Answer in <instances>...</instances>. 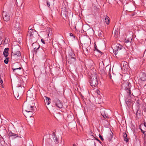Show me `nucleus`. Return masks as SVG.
<instances>
[{
  "mask_svg": "<svg viewBox=\"0 0 146 146\" xmlns=\"http://www.w3.org/2000/svg\"><path fill=\"white\" fill-rule=\"evenodd\" d=\"M123 81V82L122 83L121 86L122 88L124 89L126 92L128 96H129V98L126 99L125 103L127 106L129 108H130L131 106V100L130 97L131 96H133V93H131V86L129 80H126L125 81Z\"/></svg>",
  "mask_w": 146,
  "mask_h": 146,
  "instance_id": "1",
  "label": "nucleus"
},
{
  "mask_svg": "<svg viewBox=\"0 0 146 146\" xmlns=\"http://www.w3.org/2000/svg\"><path fill=\"white\" fill-rule=\"evenodd\" d=\"M94 70V71L93 72L91 70L90 72L91 75L89 80L90 85L93 87L96 86L98 84V80L97 78V75L96 74V70Z\"/></svg>",
  "mask_w": 146,
  "mask_h": 146,
  "instance_id": "2",
  "label": "nucleus"
},
{
  "mask_svg": "<svg viewBox=\"0 0 146 146\" xmlns=\"http://www.w3.org/2000/svg\"><path fill=\"white\" fill-rule=\"evenodd\" d=\"M53 102L54 105L59 108H63V103L58 98L56 97L54 98Z\"/></svg>",
  "mask_w": 146,
  "mask_h": 146,
  "instance_id": "3",
  "label": "nucleus"
},
{
  "mask_svg": "<svg viewBox=\"0 0 146 146\" xmlns=\"http://www.w3.org/2000/svg\"><path fill=\"white\" fill-rule=\"evenodd\" d=\"M35 103L33 102H30L27 104L25 106V109L26 111L31 112L30 111H33L35 110L34 108Z\"/></svg>",
  "mask_w": 146,
  "mask_h": 146,
  "instance_id": "4",
  "label": "nucleus"
},
{
  "mask_svg": "<svg viewBox=\"0 0 146 146\" xmlns=\"http://www.w3.org/2000/svg\"><path fill=\"white\" fill-rule=\"evenodd\" d=\"M71 55L70 54L68 55V57H66V60L68 61V63L70 64L73 63L76 61V58L74 57L75 54L74 53H71Z\"/></svg>",
  "mask_w": 146,
  "mask_h": 146,
  "instance_id": "5",
  "label": "nucleus"
},
{
  "mask_svg": "<svg viewBox=\"0 0 146 146\" xmlns=\"http://www.w3.org/2000/svg\"><path fill=\"white\" fill-rule=\"evenodd\" d=\"M9 137H13L14 138H15L17 137H20L22 138L23 137V136L21 134V132L19 133L15 134L13 133L11 131H9Z\"/></svg>",
  "mask_w": 146,
  "mask_h": 146,
  "instance_id": "6",
  "label": "nucleus"
},
{
  "mask_svg": "<svg viewBox=\"0 0 146 146\" xmlns=\"http://www.w3.org/2000/svg\"><path fill=\"white\" fill-rule=\"evenodd\" d=\"M139 78L142 81H146V74L144 72H140L139 75Z\"/></svg>",
  "mask_w": 146,
  "mask_h": 146,
  "instance_id": "7",
  "label": "nucleus"
},
{
  "mask_svg": "<svg viewBox=\"0 0 146 146\" xmlns=\"http://www.w3.org/2000/svg\"><path fill=\"white\" fill-rule=\"evenodd\" d=\"M101 113L102 116L103 117L104 119H105V120L107 121L109 118V115L108 114L106 113L105 110V109H101Z\"/></svg>",
  "mask_w": 146,
  "mask_h": 146,
  "instance_id": "8",
  "label": "nucleus"
},
{
  "mask_svg": "<svg viewBox=\"0 0 146 146\" xmlns=\"http://www.w3.org/2000/svg\"><path fill=\"white\" fill-rule=\"evenodd\" d=\"M19 65V64L18 62H16L15 63L13 64L12 66V68L13 70V72H15L16 70H21V67H19L17 66Z\"/></svg>",
  "mask_w": 146,
  "mask_h": 146,
  "instance_id": "9",
  "label": "nucleus"
},
{
  "mask_svg": "<svg viewBox=\"0 0 146 146\" xmlns=\"http://www.w3.org/2000/svg\"><path fill=\"white\" fill-rule=\"evenodd\" d=\"M3 17L5 21H9L10 17L9 14L6 13L5 12H3Z\"/></svg>",
  "mask_w": 146,
  "mask_h": 146,
  "instance_id": "10",
  "label": "nucleus"
},
{
  "mask_svg": "<svg viewBox=\"0 0 146 146\" xmlns=\"http://www.w3.org/2000/svg\"><path fill=\"white\" fill-rule=\"evenodd\" d=\"M113 52H115V55L116 53L117 54V52L118 51L122 48V47H119V46H114L113 48L112 47Z\"/></svg>",
  "mask_w": 146,
  "mask_h": 146,
  "instance_id": "11",
  "label": "nucleus"
},
{
  "mask_svg": "<svg viewBox=\"0 0 146 146\" xmlns=\"http://www.w3.org/2000/svg\"><path fill=\"white\" fill-rule=\"evenodd\" d=\"M13 25L16 30H19L20 28L19 23L17 21H15L13 24Z\"/></svg>",
  "mask_w": 146,
  "mask_h": 146,
  "instance_id": "12",
  "label": "nucleus"
},
{
  "mask_svg": "<svg viewBox=\"0 0 146 146\" xmlns=\"http://www.w3.org/2000/svg\"><path fill=\"white\" fill-rule=\"evenodd\" d=\"M30 111L31 112L26 111V112L25 113V116L26 117H31L32 116L33 111Z\"/></svg>",
  "mask_w": 146,
  "mask_h": 146,
  "instance_id": "13",
  "label": "nucleus"
},
{
  "mask_svg": "<svg viewBox=\"0 0 146 146\" xmlns=\"http://www.w3.org/2000/svg\"><path fill=\"white\" fill-rule=\"evenodd\" d=\"M9 48H5L3 51V54L4 56L5 57H7L8 56Z\"/></svg>",
  "mask_w": 146,
  "mask_h": 146,
  "instance_id": "14",
  "label": "nucleus"
},
{
  "mask_svg": "<svg viewBox=\"0 0 146 146\" xmlns=\"http://www.w3.org/2000/svg\"><path fill=\"white\" fill-rule=\"evenodd\" d=\"M48 67L46 66L45 67V71L51 72H52L51 69L52 68V66H50L49 64H48Z\"/></svg>",
  "mask_w": 146,
  "mask_h": 146,
  "instance_id": "15",
  "label": "nucleus"
},
{
  "mask_svg": "<svg viewBox=\"0 0 146 146\" xmlns=\"http://www.w3.org/2000/svg\"><path fill=\"white\" fill-rule=\"evenodd\" d=\"M123 136L124 140L126 143L129 142V139L128 138L127 135L126 133H123Z\"/></svg>",
  "mask_w": 146,
  "mask_h": 146,
  "instance_id": "16",
  "label": "nucleus"
},
{
  "mask_svg": "<svg viewBox=\"0 0 146 146\" xmlns=\"http://www.w3.org/2000/svg\"><path fill=\"white\" fill-rule=\"evenodd\" d=\"M132 36H131L130 37H129L128 36H127L125 39V42L126 43L131 42V41H132Z\"/></svg>",
  "mask_w": 146,
  "mask_h": 146,
  "instance_id": "17",
  "label": "nucleus"
},
{
  "mask_svg": "<svg viewBox=\"0 0 146 146\" xmlns=\"http://www.w3.org/2000/svg\"><path fill=\"white\" fill-rule=\"evenodd\" d=\"M19 57L16 54H14L13 55H11V59L15 61L19 59Z\"/></svg>",
  "mask_w": 146,
  "mask_h": 146,
  "instance_id": "18",
  "label": "nucleus"
},
{
  "mask_svg": "<svg viewBox=\"0 0 146 146\" xmlns=\"http://www.w3.org/2000/svg\"><path fill=\"white\" fill-rule=\"evenodd\" d=\"M115 27L113 28V30H114V36L115 38H117L118 37V29L117 28H115Z\"/></svg>",
  "mask_w": 146,
  "mask_h": 146,
  "instance_id": "19",
  "label": "nucleus"
},
{
  "mask_svg": "<svg viewBox=\"0 0 146 146\" xmlns=\"http://www.w3.org/2000/svg\"><path fill=\"white\" fill-rule=\"evenodd\" d=\"M104 20L105 21L106 23L108 25L110 23V19L109 17L107 15L105 16L104 17Z\"/></svg>",
  "mask_w": 146,
  "mask_h": 146,
  "instance_id": "20",
  "label": "nucleus"
},
{
  "mask_svg": "<svg viewBox=\"0 0 146 146\" xmlns=\"http://www.w3.org/2000/svg\"><path fill=\"white\" fill-rule=\"evenodd\" d=\"M21 41L20 40L18 42L15 41L14 42L13 44L14 45V46H19V45H22V43H21Z\"/></svg>",
  "mask_w": 146,
  "mask_h": 146,
  "instance_id": "21",
  "label": "nucleus"
},
{
  "mask_svg": "<svg viewBox=\"0 0 146 146\" xmlns=\"http://www.w3.org/2000/svg\"><path fill=\"white\" fill-rule=\"evenodd\" d=\"M45 98L46 103L48 105L50 103V101L51 100V99L48 97L45 96Z\"/></svg>",
  "mask_w": 146,
  "mask_h": 146,
  "instance_id": "22",
  "label": "nucleus"
},
{
  "mask_svg": "<svg viewBox=\"0 0 146 146\" xmlns=\"http://www.w3.org/2000/svg\"><path fill=\"white\" fill-rule=\"evenodd\" d=\"M3 45H8V38H6L4 40L3 42Z\"/></svg>",
  "mask_w": 146,
  "mask_h": 146,
  "instance_id": "23",
  "label": "nucleus"
},
{
  "mask_svg": "<svg viewBox=\"0 0 146 146\" xmlns=\"http://www.w3.org/2000/svg\"><path fill=\"white\" fill-rule=\"evenodd\" d=\"M46 5L48 7H49L50 8V2L52 1V0H46Z\"/></svg>",
  "mask_w": 146,
  "mask_h": 146,
  "instance_id": "24",
  "label": "nucleus"
},
{
  "mask_svg": "<svg viewBox=\"0 0 146 146\" xmlns=\"http://www.w3.org/2000/svg\"><path fill=\"white\" fill-rule=\"evenodd\" d=\"M89 44H90V40L88 39L85 41V43H84V45H88Z\"/></svg>",
  "mask_w": 146,
  "mask_h": 146,
  "instance_id": "25",
  "label": "nucleus"
},
{
  "mask_svg": "<svg viewBox=\"0 0 146 146\" xmlns=\"http://www.w3.org/2000/svg\"><path fill=\"white\" fill-rule=\"evenodd\" d=\"M33 29L31 28L29 29V31L28 32V34L30 36H32L33 35Z\"/></svg>",
  "mask_w": 146,
  "mask_h": 146,
  "instance_id": "26",
  "label": "nucleus"
},
{
  "mask_svg": "<svg viewBox=\"0 0 146 146\" xmlns=\"http://www.w3.org/2000/svg\"><path fill=\"white\" fill-rule=\"evenodd\" d=\"M53 139L55 142H56L57 143H58V139L57 137L56 136H54L53 137Z\"/></svg>",
  "mask_w": 146,
  "mask_h": 146,
  "instance_id": "27",
  "label": "nucleus"
},
{
  "mask_svg": "<svg viewBox=\"0 0 146 146\" xmlns=\"http://www.w3.org/2000/svg\"><path fill=\"white\" fill-rule=\"evenodd\" d=\"M9 58L6 57V59L4 60V62L6 64H7L9 62Z\"/></svg>",
  "mask_w": 146,
  "mask_h": 146,
  "instance_id": "28",
  "label": "nucleus"
},
{
  "mask_svg": "<svg viewBox=\"0 0 146 146\" xmlns=\"http://www.w3.org/2000/svg\"><path fill=\"white\" fill-rule=\"evenodd\" d=\"M14 54H16L17 55V56H19V57H20L21 56V52L20 51H17L16 53H14Z\"/></svg>",
  "mask_w": 146,
  "mask_h": 146,
  "instance_id": "29",
  "label": "nucleus"
},
{
  "mask_svg": "<svg viewBox=\"0 0 146 146\" xmlns=\"http://www.w3.org/2000/svg\"><path fill=\"white\" fill-rule=\"evenodd\" d=\"M135 104H136L137 106V107L138 108V109H139V106L140 104L139 100H137V101H136L135 102Z\"/></svg>",
  "mask_w": 146,
  "mask_h": 146,
  "instance_id": "30",
  "label": "nucleus"
},
{
  "mask_svg": "<svg viewBox=\"0 0 146 146\" xmlns=\"http://www.w3.org/2000/svg\"><path fill=\"white\" fill-rule=\"evenodd\" d=\"M100 43H101V44L103 46L105 45H106L105 42L103 40H102L101 41Z\"/></svg>",
  "mask_w": 146,
  "mask_h": 146,
  "instance_id": "31",
  "label": "nucleus"
},
{
  "mask_svg": "<svg viewBox=\"0 0 146 146\" xmlns=\"http://www.w3.org/2000/svg\"><path fill=\"white\" fill-rule=\"evenodd\" d=\"M103 32L101 31L99 33L98 35L99 36L102 37L103 36Z\"/></svg>",
  "mask_w": 146,
  "mask_h": 146,
  "instance_id": "32",
  "label": "nucleus"
},
{
  "mask_svg": "<svg viewBox=\"0 0 146 146\" xmlns=\"http://www.w3.org/2000/svg\"><path fill=\"white\" fill-rule=\"evenodd\" d=\"M99 136L100 138V139L102 141H103L104 140V139L103 137H102V136H101V135L100 134H99Z\"/></svg>",
  "mask_w": 146,
  "mask_h": 146,
  "instance_id": "33",
  "label": "nucleus"
},
{
  "mask_svg": "<svg viewBox=\"0 0 146 146\" xmlns=\"http://www.w3.org/2000/svg\"><path fill=\"white\" fill-rule=\"evenodd\" d=\"M113 137V135H112L111 134H110L109 135V137H108L109 139V140L110 141L111 139H112V138Z\"/></svg>",
  "mask_w": 146,
  "mask_h": 146,
  "instance_id": "34",
  "label": "nucleus"
},
{
  "mask_svg": "<svg viewBox=\"0 0 146 146\" xmlns=\"http://www.w3.org/2000/svg\"><path fill=\"white\" fill-rule=\"evenodd\" d=\"M40 46H38V48H34V51L35 52V54H36L37 52V50L39 48Z\"/></svg>",
  "mask_w": 146,
  "mask_h": 146,
  "instance_id": "35",
  "label": "nucleus"
},
{
  "mask_svg": "<svg viewBox=\"0 0 146 146\" xmlns=\"http://www.w3.org/2000/svg\"><path fill=\"white\" fill-rule=\"evenodd\" d=\"M90 46H88L87 48H85V50L88 51L89 50H90Z\"/></svg>",
  "mask_w": 146,
  "mask_h": 146,
  "instance_id": "36",
  "label": "nucleus"
},
{
  "mask_svg": "<svg viewBox=\"0 0 146 146\" xmlns=\"http://www.w3.org/2000/svg\"><path fill=\"white\" fill-rule=\"evenodd\" d=\"M30 92V91H28L27 92V97L28 96H29V97H30V95H29V94Z\"/></svg>",
  "mask_w": 146,
  "mask_h": 146,
  "instance_id": "37",
  "label": "nucleus"
},
{
  "mask_svg": "<svg viewBox=\"0 0 146 146\" xmlns=\"http://www.w3.org/2000/svg\"><path fill=\"white\" fill-rule=\"evenodd\" d=\"M3 35V34L2 32L0 31V38H1Z\"/></svg>",
  "mask_w": 146,
  "mask_h": 146,
  "instance_id": "38",
  "label": "nucleus"
},
{
  "mask_svg": "<svg viewBox=\"0 0 146 146\" xmlns=\"http://www.w3.org/2000/svg\"><path fill=\"white\" fill-rule=\"evenodd\" d=\"M110 70H111V68H110L109 71V74L110 76V78L111 79V74H110Z\"/></svg>",
  "mask_w": 146,
  "mask_h": 146,
  "instance_id": "39",
  "label": "nucleus"
},
{
  "mask_svg": "<svg viewBox=\"0 0 146 146\" xmlns=\"http://www.w3.org/2000/svg\"><path fill=\"white\" fill-rule=\"evenodd\" d=\"M95 138V139L97 141H98V142L100 144H101L102 143V142L99 139H98L97 138Z\"/></svg>",
  "mask_w": 146,
  "mask_h": 146,
  "instance_id": "40",
  "label": "nucleus"
},
{
  "mask_svg": "<svg viewBox=\"0 0 146 146\" xmlns=\"http://www.w3.org/2000/svg\"><path fill=\"white\" fill-rule=\"evenodd\" d=\"M127 62H124L123 64V66H125V68H126V67H127L126 65V64L127 63Z\"/></svg>",
  "mask_w": 146,
  "mask_h": 146,
  "instance_id": "41",
  "label": "nucleus"
},
{
  "mask_svg": "<svg viewBox=\"0 0 146 146\" xmlns=\"http://www.w3.org/2000/svg\"><path fill=\"white\" fill-rule=\"evenodd\" d=\"M3 40H2V39L0 38V45H1L2 44H3Z\"/></svg>",
  "mask_w": 146,
  "mask_h": 146,
  "instance_id": "42",
  "label": "nucleus"
},
{
  "mask_svg": "<svg viewBox=\"0 0 146 146\" xmlns=\"http://www.w3.org/2000/svg\"><path fill=\"white\" fill-rule=\"evenodd\" d=\"M41 41L42 42V43L43 44H45V41H44V40L43 39H41Z\"/></svg>",
  "mask_w": 146,
  "mask_h": 146,
  "instance_id": "43",
  "label": "nucleus"
},
{
  "mask_svg": "<svg viewBox=\"0 0 146 146\" xmlns=\"http://www.w3.org/2000/svg\"><path fill=\"white\" fill-rule=\"evenodd\" d=\"M146 132V131H143V132H142V133L145 135H146V134H145V133Z\"/></svg>",
  "mask_w": 146,
  "mask_h": 146,
  "instance_id": "44",
  "label": "nucleus"
},
{
  "mask_svg": "<svg viewBox=\"0 0 146 146\" xmlns=\"http://www.w3.org/2000/svg\"><path fill=\"white\" fill-rule=\"evenodd\" d=\"M52 136L54 137L56 136V135L55 134V132H53L52 133Z\"/></svg>",
  "mask_w": 146,
  "mask_h": 146,
  "instance_id": "45",
  "label": "nucleus"
},
{
  "mask_svg": "<svg viewBox=\"0 0 146 146\" xmlns=\"http://www.w3.org/2000/svg\"><path fill=\"white\" fill-rule=\"evenodd\" d=\"M48 60H46L44 63L45 65H47V64L48 63Z\"/></svg>",
  "mask_w": 146,
  "mask_h": 146,
  "instance_id": "46",
  "label": "nucleus"
},
{
  "mask_svg": "<svg viewBox=\"0 0 146 146\" xmlns=\"http://www.w3.org/2000/svg\"><path fill=\"white\" fill-rule=\"evenodd\" d=\"M96 51H97L99 53H102V52L101 51H100V50H98V49H97Z\"/></svg>",
  "mask_w": 146,
  "mask_h": 146,
  "instance_id": "47",
  "label": "nucleus"
},
{
  "mask_svg": "<svg viewBox=\"0 0 146 146\" xmlns=\"http://www.w3.org/2000/svg\"><path fill=\"white\" fill-rule=\"evenodd\" d=\"M145 127H146V123L145 122H144L143 123Z\"/></svg>",
  "mask_w": 146,
  "mask_h": 146,
  "instance_id": "48",
  "label": "nucleus"
},
{
  "mask_svg": "<svg viewBox=\"0 0 146 146\" xmlns=\"http://www.w3.org/2000/svg\"><path fill=\"white\" fill-rule=\"evenodd\" d=\"M97 46H94V48H95V50H96L97 49H98L97 48Z\"/></svg>",
  "mask_w": 146,
  "mask_h": 146,
  "instance_id": "49",
  "label": "nucleus"
},
{
  "mask_svg": "<svg viewBox=\"0 0 146 146\" xmlns=\"http://www.w3.org/2000/svg\"><path fill=\"white\" fill-rule=\"evenodd\" d=\"M70 36H73V34H72V33H70Z\"/></svg>",
  "mask_w": 146,
  "mask_h": 146,
  "instance_id": "50",
  "label": "nucleus"
},
{
  "mask_svg": "<svg viewBox=\"0 0 146 146\" xmlns=\"http://www.w3.org/2000/svg\"><path fill=\"white\" fill-rule=\"evenodd\" d=\"M34 44H35V45H36V44H37V42H35V43H33L32 44V46H33V45Z\"/></svg>",
  "mask_w": 146,
  "mask_h": 146,
  "instance_id": "51",
  "label": "nucleus"
},
{
  "mask_svg": "<svg viewBox=\"0 0 146 146\" xmlns=\"http://www.w3.org/2000/svg\"><path fill=\"white\" fill-rule=\"evenodd\" d=\"M138 110H137V111L136 112V115L137 116V113H138Z\"/></svg>",
  "mask_w": 146,
  "mask_h": 146,
  "instance_id": "52",
  "label": "nucleus"
},
{
  "mask_svg": "<svg viewBox=\"0 0 146 146\" xmlns=\"http://www.w3.org/2000/svg\"><path fill=\"white\" fill-rule=\"evenodd\" d=\"M139 129H141V131L142 132L143 131V130L141 128L139 127Z\"/></svg>",
  "mask_w": 146,
  "mask_h": 146,
  "instance_id": "53",
  "label": "nucleus"
},
{
  "mask_svg": "<svg viewBox=\"0 0 146 146\" xmlns=\"http://www.w3.org/2000/svg\"><path fill=\"white\" fill-rule=\"evenodd\" d=\"M94 46H96V42H94Z\"/></svg>",
  "mask_w": 146,
  "mask_h": 146,
  "instance_id": "54",
  "label": "nucleus"
},
{
  "mask_svg": "<svg viewBox=\"0 0 146 146\" xmlns=\"http://www.w3.org/2000/svg\"><path fill=\"white\" fill-rule=\"evenodd\" d=\"M73 146H77L75 144H73Z\"/></svg>",
  "mask_w": 146,
  "mask_h": 146,
  "instance_id": "55",
  "label": "nucleus"
},
{
  "mask_svg": "<svg viewBox=\"0 0 146 146\" xmlns=\"http://www.w3.org/2000/svg\"><path fill=\"white\" fill-rule=\"evenodd\" d=\"M125 5H124V6H123V9H124L125 8Z\"/></svg>",
  "mask_w": 146,
  "mask_h": 146,
  "instance_id": "56",
  "label": "nucleus"
},
{
  "mask_svg": "<svg viewBox=\"0 0 146 146\" xmlns=\"http://www.w3.org/2000/svg\"><path fill=\"white\" fill-rule=\"evenodd\" d=\"M134 14H133V15H131V16H134Z\"/></svg>",
  "mask_w": 146,
  "mask_h": 146,
  "instance_id": "57",
  "label": "nucleus"
},
{
  "mask_svg": "<svg viewBox=\"0 0 146 146\" xmlns=\"http://www.w3.org/2000/svg\"><path fill=\"white\" fill-rule=\"evenodd\" d=\"M102 64L103 65L104 64H103V62H102L101 63V64Z\"/></svg>",
  "mask_w": 146,
  "mask_h": 146,
  "instance_id": "58",
  "label": "nucleus"
},
{
  "mask_svg": "<svg viewBox=\"0 0 146 146\" xmlns=\"http://www.w3.org/2000/svg\"><path fill=\"white\" fill-rule=\"evenodd\" d=\"M20 86H21V85H20V86H17V87H20Z\"/></svg>",
  "mask_w": 146,
  "mask_h": 146,
  "instance_id": "59",
  "label": "nucleus"
},
{
  "mask_svg": "<svg viewBox=\"0 0 146 146\" xmlns=\"http://www.w3.org/2000/svg\"><path fill=\"white\" fill-rule=\"evenodd\" d=\"M24 87H23V91L24 90Z\"/></svg>",
  "mask_w": 146,
  "mask_h": 146,
  "instance_id": "60",
  "label": "nucleus"
},
{
  "mask_svg": "<svg viewBox=\"0 0 146 146\" xmlns=\"http://www.w3.org/2000/svg\"><path fill=\"white\" fill-rule=\"evenodd\" d=\"M86 48L85 47H84V48L85 49V48Z\"/></svg>",
  "mask_w": 146,
  "mask_h": 146,
  "instance_id": "61",
  "label": "nucleus"
},
{
  "mask_svg": "<svg viewBox=\"0 0 146 146\" xmlns=\"http://www.w3.org/2000/svg\"><path fill=\"white\" fill-rule=\"evenodd\" d=\"M30 28V27H29V29Z\"/></svg>",
  "mask_w": 146,
  "mask_h": 146,
  "instance_id": "62",
  "label": "nucleus"
},
{
  "mask_svg": "<svg viewBox=\"0 0 146 146\" xmlns=\"http://www.w3.org/2000/svg\"><path fill=\"white\" fill-rule=\"evenodd\" d=\"M30 28V27H29V29Z\"/></svg>",
  "mask_w": 146,
  "mask_h": 146,
  "instance_id": "63",
  "label": "nucleus"
},
{
  "mask_svg": "<svg viewBox=\"0 0 146 146\" xmlns=\"http://www.w3.org/2000/svg\"><path fill=\"white\" fill-rule=\"evenodd\" d=\"M100 64H99V65H100Z\"/></svg>",
  "mask_w": 146,
  "mask_h": 146,
  "instance_id": "64",
  "label": "nucleus"
}]
</instances>
